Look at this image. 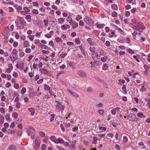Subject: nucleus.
<instances>
[{
	"instance_id": "nucleus-1",
	"label": "nucleus",
	"mask_w": 150,
	"mask_h": 150,
	"mask_svg": "<svg viewBox=\"0 0 150 150\" xmlns=\"http://www.w3.org/2000/svg\"><path fill=\"white\" fill-rule=\"evenodd\" d=\"M27 131L28 135L30 136L32 139H34L35 135V130L34 128L32 126H29L27 129Z\"/></svg>"
},
{
	"instance_id": "nucleus-2",
	"label": "nucleus",
	"mask_w": 150,
	"mask_h": 150,
	"mask_svg": "<svg viewBox=\"0 0 150 150\" xmlns=\"http://www.w3.org/2000/svg\"><path fill=\"white\" fill-rule=\"evenodd\" d=\"M15 22L17 27L19 29H23L24 28V24L25 23V22L23 19L20 18V20H16Z\"/></svg>"
},
{
	"instance_id": "nucleus-3",
	"label": "nucleus",
	"mask_w": 150,
	"mask_h": 150,
	"mask_svg": "<svg viewBox=\"0 0 150 150\" xmlns=\"http://www.w3.org/2000/svg\"><path fill=\"white\" fill-rule=\"evenodd\" d=\"M55 101L57 103L55 106L56 110L59 112L61 111L62 112L64 110V108L65 107L64 105L59 100H55Z\"/></svg>"
},
{
	"instance_id": "nucleus-4",
	"label": "nucleus",
	"mask_w": 150,
	"mask_h": 150,
	"mask_svg": "<svg viewBox=\"0 0 150 150\" xmlns=\"http://www.w3.org/2000/svg\"><path fill=\"white\" fill-rule=\"evenodd\" d=\"M84 21L87 24L91 26L93 25L94 23L93 20L87 16L85 17L84 19Z\"/></svg>"
},
{
	"instance_id": "nucleus-5",
	"label": "nucleus",
	"mask_w": 150,
	"mask_h": 150,
	"mask_svg": "<svg viewBox=\"0 0 150 150\" xmlns=\"http://www.w3.org/2000/svg\"><path fill=\"white\" fill-rule=\"evenodd\" d=\"M128 118L130 121H138V119L136 117V115L133 113L130 114L128 115Z\"/></svg>"
},
{
	"instance_id": "nucleus-6",
	"label": "nucleus",
	"mask_w": 150,
	"mask_h": 150,
	"mask_svg": "<svg viewBox=\"0 0 150 150\" xmlns=\"http://www.w3.org/2000/svg\"><path fill=\"white\" fill-rule=\"evenodd\" d=\"M40 146V141L38 139H36L33 146L36 150H38Z\"/></svg>"
},
{
	"instance_id": "nucleus-7",
	"label": "nucleus",
	"mask_w": 150,
	"mask_h": 150,
	"mask_svg": "<svg viewBox=\"0 0 150 150\" xmlns=\"http://www.w3.org/2000/svg\"><path fill=\"white\" fill-rule=\"evenodd\" d=\"M77 74L80 76L82 77L86 78L87 76L86 73L82 71L79 70L77 71Z\"/></svg>"
},
{
	"instance_id": "nucleus-8",
	"label": "nucleus",
	"mask_w": 150,
	"mask_h": 150,
	"mask_svg": "<svg viewBox=\"0 0 150 150\" xmlns=\"http://www.w3.org/2000/svg\"><path fill=\"white\" fill-rule=\"evenodd\" d=\"M9 31V29L8 26L6 27L2 32L1 34L2 36H4L7 35L8 34Z\"/></svg>"
},
{
	"instance_id": "nucleus-9",
	"label": "nucleus",
	"mask_w": 150,
	"mask_h": 150,
	"mask_svg": "<svg viewBox=\"0 0 150 150\" xmlns=\"http://www.w3.org/2000/svg\"><path fill=\"white\" fill-rule=\"evenodd\" d=\"M136 27L142 30H144L146 28V26L143 23L141 22H139Z\"/></svg>"
},
{
	"instance_id": "nucleus-10",
	"label": "nucleus",
	"mask_w": 150,
	"mask_h": 150,
	"mask_svg": "<svg viewBox=\"0 0 150 150\" xmlns=\"http://www.w3.org/2000/svg\"><path fill=\"white\" fill-rule=\"evenodd\" d=\"M87 41L91 46H93L96 44L95 41L92 38H89L87 39Z\"/></svg>"
},
{
	"instance_id": "nucleus-11",
	"label": "nucleus",
	"mask_w": 150,
	"mask_h": 150,
	"mask_svg": "<svg viewBox=\"0 0 150 150\" xmlns=\"http://www.w3.org/2000/svg\"><path fill=\"white\" fill-rule=\"evenodd\" d=\"M0 54L3 55L4 57H7L9 55L7 52L4 51L1 49H0Z\"/></svg>"
},
{
	"instance_id": "nucleus-12",
	"label": "nucleus",
	"mask_w": 150,
	"mask_h": 150,
	"mask_svg": "<svg viewBox=\"0 0 150 150\" xmlns=\"http://www.w3.org/2000/svg\"><path fill=\"white\" fill-rule=\"evenodd\" d=\"M54 32L53 30H51L49 32V33L45 34L44 35L45 37L48 38H51L52 36L54 35Z\"/></svg>"
},
{
	"instance_id": "nucleus-13",
	"label": "nucleus",
	"mask_w": 150,
	"mask_h": 150,
	"mask_svg": "<svg viewBox=\"0 0 150 150\" xmlns=\"http://www.w3.org/2000/svg\"><path fill=\"white\" fill-rule=\"evenodd\" d=\"M139 22L134 19H132L131 21V24L134 26V27H133V28H134V27H136L138 24H139Z\"/></svg>"
},
{
	"instance_id": "nucleus-14",
	"label": "nucleus",
	"mask_w": 150,
	"mask_h": 150,
	"mask_svg": "<svg viewBox=\"0 0 150 150\" xmlns=\"http://www.w3.org/2000/svg\"><path fill=\"white\" fill-rule=\"evenodd\" d=\"M70 27V26L69 25L66 24L62 25L61 26V29L64 30H66L68 29H69Z\"/></svg>"
},
{
	"instance_id": "nucleus-15",
	"label": "nucleus",
	"mask_w": 150,
	"mask_h": 150,
	"mask_svg": "<svg viewBox=\"0 0 150 150\" xmlns=\"http://www.w3.org/2000/svg\"><path fill=\"white\" fill-rule=\"evenodd\" d=\"M30 45L29 42L27 40H25L23 42V47L24 48H27L29 47Z\"/></svg>"
},
{
	"instance_id": "nucleus-16",
	"label": "nucleus",
	"mask_w": 150,
	"mask_h": 150,
	"mask_svg": "<svg viewBox=\"0 0 150 150\" xmlns=\"http://www.w3.org/2000/svg\"><path fill=\"white\" fill-rule=\"evenodd\" d=\"M120 109L119 107H117L113 109L111 111V113L113 115H115L117 111L119 110Z\"/></svg>"
},
{
	"instance_id": "nucleus-17",
	"label": "nucleus",
	"mask_w": 150,
	"mask_h": 150,
	"mask_svg": "<svg viewBox=\"0 0 150 150\" xmlns=\"http://www.w3.org/2000/svg\"><path fill=\"white\" fill-rule=\"evenodd\" d=\"M70 25H72V28L74 29L77 28L78 26V23L76 22L75 21H73L70 24Z\"/></svg>"
},
{
	"instance_id": "nucleus-18",
	"label": "nucleus",
	"mask_w": 150,
	"mask_h": 150,
	"mask_svg": "<svg viewBox=\"0 0 150 150\" xmlns=\"http://www.w3.org/2000/svg\"><path fill=\"white\" fill-rule=\"evenodd\" d=\"M71 14H69V16H68L67 18H66V21L67 22H68L69 24L70 25L71 23H72V22H73V21H72V18L71 17Z\"/></svg>"
},
{
	"instance_id": "nucleus-19",
	"label": "nucleus",
	"mask_w": 150,
	"mask_h": 150,
	"mask_svg": "<svg viewBox=\"0 0 150 150\" xmlns=\"http://www.w3.org/2000/svg\"><path fill=\"white\" fill-rule=\"evenodd\" d=\"M64 19L62 18H60L57 19V22L58 24H63L64 22Z\"/></svg>"
},
{
	"instance_id": "nucleus-20",
	"label": "nucleus",
	"mask_w": 150,
	"mask_h": 150,
	"mask_svg": "<svg viewBox=\"0 0 150 150\" xmlns=\"http://www.w3.org/2000/svg\"><path fill=\"white\" fill-rule=\"evenodd\" d=\"M96 48L95 47H90L89 50L92 53H94L95 54L98 55L97 53L96 52Z\"/></svg>"
},
{
	"instance_id": "nucleus-21",
	"label": "nucleus",
	"mask_w": 150,
	"mask_h": 150,
	"mask_svg": "<svg viewBox=\"0 0 150 150\" xmlns=\"http://www.w3.org/2000/svg\"><path fill=\"white\" fill-rule=\"evenodd\" d=\"M16 147L15 145L12 144L9 146L7 148V150H16Z\"/></svg>"
},
{
	"instance_id": "nucleus-22",
	"label": "nucleus",
	"mask_w": 150,
	"mask_h": 150,
	"mask_svg": "<svg viewBox=\"0 0 150 150\" xmlns=\"http://www.w3.org/2000/svg\"><path fill=\"white\" fill-rule=\"evenodd\" d=\"M95 25L97 26V27L98 28H102L104 27L105 24L103 23L98 24V23L96 24Z\"/></svg>"
},
{
	"instance_id": "nucleus-23",
	"label": "nucleus",
	"mask_w": 150,
	"mask_h": 150,
	"mask_svg": "<svg viewBox=\"0 0 150 150\" xmlns=\"http://www.w3.org/2000/svg\"><path fill=\"white\" fill-rule=\"evenodd\" d=\"M56 142L57 143H56V144H57L59 143L60 144H63L64 142V140L62 138L59 137L57 140Z\"/></svg>"
},
{
	"instance_id": "nucleus-24",
	"label": "nucleus",
	"mask_w": 150,
	"mask_h": 150,
	"mask_svg": "<svg viewBox=\"0 0 150 150\" xmlns=\"http://www.w3.org/2000/svg\"><path fill=\"white\" fill-rule=\"evenodd\" d=\"M28 110L31 112L30 115L31 116L33 115L35 113V110L34 108H31L28 109Z\"/></svg>"
},
{
	"instance_id": "nucleus-25",
	"label": "nucleus",
	"mask_w": 150,
	"mask_h": 150,
	"mask_svg": "<svg viewBox=\"0 0 150 150\" xmlns=\"http://www.w3.org/2000/svg\"><path fill=\"white\" fill-rule=\"evenodd\" d=\"M13 6L17 9V11L18 12L22 9L21 7L17 4H15L13 5Z\"/></svg>"
},
{
	"instance_id": "nucleus-26",
	"label": "nucleus",
	"mask_w": 150,
	"mask_h": 150,
	"mask_svg": "<svg viewBox=\"0 0 150 150\" xmlns=\"http://www.w3.org/2000/svg\"><path fill=\"white\" fill-rule=\"evenodd\" d=\"M137 116L139 118H145L146 116L144 115L143 113L141 112H139L137 114Z\"/></svg>"
},
{
	"instance_id": "nucleus-27",
	"label": "nucleus",
	"mask_w": 150,
	"mask_h": 150,
	"mask_svg": "<svg viewBox=\"0 0 150 150\" xmlns=\"http://www.w3.org/2000/svg\"><path fill=\"white\" fill-rule=\"evenodd\" d=\"M39 71L41 72L42 74H47L48 73L47 70L44 69H40Z\"/></svg>"
},
{
	"instance_id": "nucleus-28",
	"label": "nucleus",
	"mask_w": 150,
	"mask_h": 150,
	"mask_svg": "<svg viewBox=\"0 0 150 150\" xmlns=\"http://www.w3.org/2000/svg\"><path fill=\"white\" fill-rule=\"evenodd\" d=\"M108 59V57L105 56L101 58V61L103 63L105 62Z\"/></svg>"
},
{
	"instance_id": "nucleus-29",
	"label": "nucleus",
	"mask_w": 150,
	"mask_h": 150,
	"mask_svg": "<svg viewBox=\"0 0 150 150\" xmlns=\"http://www.w3.org/2000/svg\"><path fill=\"white\" fill-rule=\"evenodd\" d=\"M108 67L107 64H103L102 66V69L104 70H106L108 69Z\"/></svg>"
},
{
	"instance_id": "nucleus-30",
	"label": "nucleus",
	"mask_w": 150,
	"mask_h": 150,
	"mask_svg": "<svg viewBox=\"0 0 150 150\" xmlns=\"http://www.w3.org/2000/svg\"><path fill=\"white\" fill-rule=\"evenodd\" d=\"M50 139L56 144V143H57V142H56L57 139H56V137L54 136H51L50 137Z\"/></svg>"
},
{
	"instance_id": "nucleus-31",
	"label": "nucleus",
	"mask_w": 150,
	"mask_h": 150,
	"mask_svg": "<svg viewBox=\"0 0 150 150\" xmlns=\"http://www.w3.org/2000/svg\"><path fill=\"white\" fill-rule=\"evenodd\" d=\"M4 122V118L2 116H0V125L2 126Z\"/></svg>"
},
{
	"instance_id": "nucleus-32",
	"label": "nucleus",
	"mask_w": 150,
	"mask_h": 150,
	"mask_svg": "<svg viewBox=\"0 0 150 150\" xmlns=\"http://www.w3.org/2000/svg\"><path fill=\"white\" fill-rule=\"evenodd\" d=\"M115 31H114L111 32V33H109V37L110 38H112L113 37H116V35H115Z\"/></svg>"
},
{
	"instance_id": "nucleus-33",
	"label": "nucleus",
	"mask_w": 150,
	"mask_h": 150,
	"mask_svg": "<svg viewBox=\"0 0 150 150\" xmlns=\"http://www.w3.org/2000/svg\"><path fill=\"white\" fill-rule=\"evenodd\" d=\"M98 138L96 137H94L93 138V141L92 143L93 144H96L97 143Z\"/></svg>"
},
{
	"instance_id": "nucleus-34",
	"label": "nucleus",
	"mask_w": 150,
	"mask_h": 150,
	"mask_svg": "<svg viewBox=\"0 0 150 150\" xmlns=\"http://www.w3.org/2000/svg\"><path fill=\"white\" fill-rule=\"evenodd\" d=\"M62 54L60 55V56L61 58H64L67 54V52H62Z\"/></svg>"
},
{
	"instance_id": "nucleus-35",
	"label": "nucleus",
	"mask_w": 150,
	"mask_h": 150,
	"mask_svg": "<svg viewBox=\"0 0 150 150\" xmlns=\"http://www.w3.org/2000/svg\"><path fill=\"white\" fill-rule=\"evenodd\" d=\"M112 8L114 10H117L118 9V7L117 5L113 4L111 6Z\"/></svg>"
},
{
	"instance_id": "nucleus-36",
	"label": "nucleus",
	"mask_w": 150,
	"mask_h": 150,
	"mask_svg": "<svg viewBox=\"0 0 150 150\" xmlns=\"http://www.w3.org/2000/svg\"><path fill=\"white\" fill-rule=\"evenodd\" d=\"M8 36L7 35L4 36V42L5 43H8Z\"/></svg>"
},
{
	"instance_id": "nucleus-37",
	"label": "nucleus",
	"mask_w": 150,
	"mask_h": 150,
	"mask_svg": "<svg viewBox=\"0 0 150 150\" xmlns=\"http://www.w3.org/2000/svg\"><path fill=\"white\" fill-rule=\"evenodd\" d=\"M56 147L59 150H67L62 146L58 145L56 146Z\"/></svg>"
},
{
	"instance_id": "nucleus-38",
	"label": "nucleus",
	"mask_w": 150,
	"mask_h": 150,
	"mask_svg": "<svg viewBox=\"0 0 150 150\" xmlns=\"http://www.w3.org/2000/svg\"><path fill=\"white\" fill-rule=\"evenodd\" d=\"M48 45L50 47L52 46V48L54 47V43L53 41L52 40L50 41L49 42Z\"/></svg>"
},
{
	"instance_id": "nucleus-39",
	"label": "nucleus",
	"mask_w": 150,
	"mask_h": 150,
	"mask_svg": "<svg viewBox=\"0 0 150 150\" xmlns=\"http://www.w3.org/2000/svg\"><path fill=\"white\" fill-rule=\"evenodd\" d=\"M75 42L77 45H79L81 42V40L79 38L75 39Z\"/></svg>"
},
{
	"instance_id": "nucleus-40",
	"label": "nucleus",
	"mask_w": 150,
	"mask_h": 150,
	"mask_svg": "<svg viewBox=\"0 0 150 150\" xmlns=\"http://www.w3.org/2000/svg\"><path fill=\"white\" fill-rule=\"evenodd\" d=\"M117 15V13L115 11H113L111 14L112 16L114 18L116 17Z\"/></svg>"
},
{
	"instance_id": "nucleus-41",
	"label": "nucleus",
	"mask_w": 150,
	"mask_h": 150,
	"mask_svg": "<svg viewBox=\"0 0 150 150\" xmlns=\"http://www.w3.org/2000/svg\"><path fill=\"white\" fill-rule=\"evenodd\" d=\"M28 37L31 41L33 40L34 38V36L33 35H30L28 36Z\"/></svg>"
},
{
	"instance_id": "nucleus-42",
	"label": "nucleus",
	"mask_w": 150,
	"mask_h": 150,
	"mask_svg": "<svg viewBox=\"0 0 150 150\" xmlns=\"http://www.w3.org/2000/svg\"><path fill=\"white\" fill-rule=\"evenodd\" d=\"M23 132L22 129H19L17 130V134L18 135L21 136Z\"/></svg>"
},
{
	"instance_id": "nucleus-43",
	"label": "nucleus",
	"mask_w": 150,
	"mask_h": 150,
	"mask_svg": "<svg viewBox=\"0 0 150 150\" xmlns=\"http://www.w3.org/2000/svg\"><path fill=\"white\" fill-rule=\"evenodd\" d=\"M32 4L33 6H34L38 7L39 6L38 3L36 1L33 2Z\"/></svg>"
},
{
	"instance_id": "nucleus-44",
	"label": "nucleus",
	"mask_w": 150,
	"mask_h": 150,
	"mask_svg": "<svg viewBox=\"0 0 150 150\" xmlns=\"http://www.w3.org/2000/svg\"><path fill=\"white\" fill-rule=\"evenodd\" d=\"M39 134L40 136L42 137H44L45 135V133L42 131L39 132Z\"/></svg>"
},
{
	"instance_id": "nucleus-45",
	"label": "nucleus",
	"mask_w": 150,
	"mask_h": 150,
	"mask_svg": "<svg viewBox=\"0 0 150 150\" xmlns=\"http://www.w3.org/2000/svg\"><path fill=\"white\" fill-rule=\"evenodd\" d=\"M44 89L45 90L48 91H49L50 90V87L49 86L47 85V84H45L44 85Z\"/></svg>"
},
{
	"instance_id": "nucleus-46",
	"label": "nucleus",
	"mask_w": 150,
	"mask_h": 150,
	"mask_svg": "<svg viewBox=\"0 0 150 150\" xmlns=\"http://www.w3.org/2000/svg\"><path fill=\"white\" fill-rule=\"evenodd\" d=\"M14 87L16 89H18L19 88V85L17 83H15L14 84Z\"/></svg>"
},
{
	"instance_id": "nucleus-47",
	"label": "nucleus",
	"mask_w": 150,
	"mask_h": 150,
	"mask_svg": "<svg viewBox=\"0 0 150 150\" xmlns=\"http://www.w3.org/2000/svg\"><path fill=\"white\" fill-rule=\"evenodd\" d=\"M50 115L51 117L50 118V121L52 122L54 120L55 115L54 114H51Z\"/></svg>"
},
{
	"instance_id": "nucleus-48",
	"label": "nucleus",
	"mask_w": 150,
	"mask_h": 150,
	"mask_svg": "<svg viewBox=\"0 0 150 150\" xmlns=\"http://www.w3.org/2000/svg\"><path fill=\"white\" fill-rule=\"evenodd\" d=\"M32 13L35 15H37L38 13V11L35 9H34L32 11Z\"/></svg>"
},
{
	"instance_id": "nucleus-49",
	"label": "nucleus",
	"mask_w": 150,
	"mask_h": 150,
	"mask_svg": "<svg viewBox=\"0 0 150 150\" xmlns=\"http://www.w3.org/2000/svg\"><path fill=\"white\" fill-rule=\"evenodd\" d=\"M12 116L15 118H17L18 116V114L17 112H15L12 114Z\"/></svg>"
},
{
	"instance_id": "nucleus-50",
	"label": "nucleus",
	"mask_w": 150,
	"mask_h": 150,
	"mask_svg": "<svg viewBox=\"0 0 150 150\" xmlns=\"http://www.w3.org/2000/svg\"><path fill=\"white\" fill-rule=\"evenodd\" d=\"M118 32L122 35H124L125 34V33L124 31L122 30L121 28L119 30Z\"/></svg>"
},
{
	"instance_id": "nucleus-51",
	"label": "nucleus",
	"mask_w": 150,
	"mask_h": 150,
	"mask_svg": "<svg viewBox=\"0 0 150 150\" xmlns=\"http://www.w3.org/2000/svg\"><path fill=\"white\" fill-rule=\"evenodd\" d=\"M11 83L9 82H8L5 84V86L6 88H9L11 86Z\"/></svg>"
},
{
	"instance_id": "nucleus-52",
	"label": "nucleus",
	"mask_w": 150,
	"mask_h": 150,
	"mask_svg": "<svg viewBox=\"0 0 150 150\" xmlns=\"http://www.w3.org/2000/svg\"><path fill=\"white\" fill-rule=\"evenodd\" d=\"M42 32H38L35 34V35L36 37H38L39 38H40L41 37V35L42 34Z\"/></svg>"
},
{
	"instance_id": "nucleus-53",
	"label": "nucleus",
	"mask_w": 150,
	"mask_h": 150,
	"mask_svg": "<svg viewBox=\"0 0 150 150\" xmlns=\"http://www.w3.org/2000/svg\"><path fill=\"white\" fill-rule=\"evenodd\" d=\"M10 115H7L5 116L6 120V121H10Z\"/></svg>"
},
{
	"instance_id": "nucleus-54",
	"label": "nucleus",
	"mask_w": 150,
	"mask_h": 150,
	"mask_svg": "<svg viewBox=\"0 0 150 150\" xmlns=\"http://www.w3.org/2000/svg\"><path fill=\"white\" fill-rule=\"evenodd\" d=\"M43 22L45 24V26H46L48 25V20H47L46 19H44L43 20Z\"/></svg>"
},
{
	"instance_id": "nucleus-55",
	"label": "nucleus",
	"mask_w": 150,
	"mask_h": 150,
	"mask_svg": "<svg viewBox=\"0 0 150 150\" xmlns=\"http://www.w3.org/2000/svg\"><path fill=\"white\" fill-rule=\"evenodd\" d=\"M23 9L26 12H29L30 11V10L27 7H25L23 8Z\"/></svg>"
},
{
	"instance_id": "nucleus-56",
	"label": "nucleus",
	"mask_w": 150,
	"mask_h": 150,
	"mask_svg": "<svg viewBox=\"0 0 150 150\" xmlns=\"http://www.w3.org/2000/svg\"><path fill=\"white\" fill-rule=\"evenodd\" d=\"M127 51L130 54H132L134 53V51L133 50H132V49L129 48L128 49H127Z\"/></svg>"
},
{
	"instance_id": "nucleus-57",
	"label": "nucleus",
	"mask_w": 150,
	"mask_h": 150,
	"mask_svg": "<svg viewBox=\"0 0 150 150\" xmlns=\"http://www.w3.org/2000/svg\"><path fill=\"white\" fill-rule=\"evenodd\" d=\"M144 67L145 70H146V72H147V71L149 69V67L146 64L144 65Z\"/></svg>"
},
{
	"instance_id": "nucleus-58",
	"label": "nucleus",
	"mask_w": 150,
	"mask_h": 150,
	"mask_svg": "<svg viewBox=\"0 0 150 150\" xmlns=\"http://www.w3.org/2000/svg\"><path fill=\"white\" fill-rule=\"evenodd\" d=\"M26 88H23L21 90V94H24L26 92Z\"/></svg>"
},
{
	"instance_id": "nucleus-59",
	"label": "nucleus",
	"mask_w": 150,
	"mask_h": 150,
	"mask_svg": "<svg viewBox=\"0 0 150 150\" xmlns=\"http://www.w3.org/2000/svg\"><path fill=\"white\" fill-rule=\"evenodd\" d=\"M18 43L17 42L15 41L13 43V45L14 47H16L18 46Z\"/></svg>"
},
{
	"instance_id": "nucleus-60",
	"label": "nucleus",
	"mask_w": 150,
	"mask_h": 150,
	"mask_svg": "<svg viewBox=\"0 0 150 150\" xmlns=\"http://www.w3.org/2000/svg\"><path fill=\"white\" fill-rule=\"evenodd\" d=\"M82 18V17L81 15H77V16L76 18V21H78L79 20L81 19Z\"/></svg>"
},
{
	"instance_id": "nucleus-61",
	"label": "nucleus",
	"mask_w": 150,
	"mask_h": 150,
	"mask_svg": "<svg viewBox=\"0 0 150 150\" xmlns=\"http://www.w3.org/2000/svg\"><path fill=\"white\" fill-rule=\"evenodd\" d=\"M25 52L27 53H29L31 52V50L30 48H26L25 50Z\"/></svg>"
},
{
	"instance_id": "nucleus-62",
	"label": "nucleus",
	"mask_w": 150,
	"mask_h": 150,
	"mask_svg": "<svg viewBox=\"0 0 150 150\" xmlns=\"http://www.w3.org/2000/svg\"><path fill=\"white\" fill-rule=\"evenodd\" d=\"M19 55L21 57H22L25 55V53L23 52H19Z\"/></svg>"
},
{
	"instance_id": "nucleus-63",
	"label": "nucleus",
	"mask_w": 150,
	"mask_h": 150,
	"mask_svg": "<svg viewBox=\"0 0 150 150\" xmlns=\"http://www.w3.org/2000/svg\"><path fill=\"white\" fill-rule=\"evenodd\" d=\"M13 76L15 78H17L18 76V73L16 72H13Z\"/></svg>"
},
{
	"instance_id": "nucleus-64",
	"label": "nucleus",
	"mask_w": 150,
	"mask_h": 150,
	"mask_svg": "<svg viewBox=\"0 0 150 150\" xmlns=\"http://www.w3.org/2000/svg\"><path fill=\"white\" fill-rule=\"evenodd\" d=\"M131 110L135 112H137L138 111V109L135 107L132 108L131 109Z\"/></svg>"
}]
</instances>
